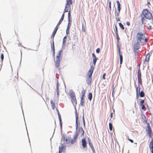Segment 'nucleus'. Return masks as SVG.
Returning <instances> with one entry per match:
<instances>
[{
	"label": "nucleus",
	"mask_w": 153,
	"mask_h": 153,
	"mask_svg": "<svg viewBox=\"0 0 153 153\" xmlns=\"http://www.w3.org/2000/svg\"><path fill=\"white\" fill-rule=\"evenodd\" d=\"M137 42L134 44V51L135 55H138V50L140 48V45H143L146 42L148 39L146 37L145 33L141 32H138L136 36Z\"/></svg>",
	"instance_id": "f257e3e1"
},
{
	"label": "nucleus",
	"mask_w": 153,
	"mask_h": 153,
	"mask_svg": "<svg viewBox=\"0 0 153 153\" xmlns=\"http://www.w3.org/2000/svg\"><path fill=\"white\" fill-rule=\"evenodd\" d=\"M141 16H144L147 19H150L152 18V16L151 12L147 9L143 10L141 14Z\"/></svg>",
	"instance_id": "f03ea898"
},
{
	"label": "nucleus",
	"mask_w": 153,
	"mask_h": 153,
	"mask_svg": "<svg viewBox=\"0 0 153 153\" xmlns=\"http://www.w3.org/2000/svg\"><path fill=\"white\" fill-rule=\"evenodd\" d=\"M79 134H80V136H82L84 134V130L82 128H79L78 129L76 130L75 134L74 135L73 138L76 140Z\"/></svg>",
	"instance_id": "7ed1b4c3"
},
{
	"label": "nucleus",
	"mask_w": 153,
	"mask_h": 153,
	"mask_svg": "<svg viewBox=\"0 0 153 153\" xmlns=\"http://www.w3.org/2000/svg\"><path fill=\"white\" fill-rule=\"evenodd\" d=\"M69 96L72 99L71 101L72 103H74L75 105H76L77 104V101L74 92L73 91H70Z\"/></svg>",
	"instance_id": "20e7f679"
},
{
	"label": "nucleus",
	"mask_w": 153,
	"mask_h": 153,
	"mask_svg": "<svg viewBox=\"0 0 153 153\" xmlns=\"http://www.w3.org/2000/svg\"><path fill=\"white\" fill-rule=\"evenodd\" d=\"M61 59V55L60 52H59L58 55L56 56V61L55 62V65L56 67L58 68L59 67Z\"/></svg>",
	"instance_id": "39448f33"
},
{
	"label": "nucleus",
	"mask_w": 153,
	"mask_h": 153,
	"mask_svg": "<svg viewBox=\"0 0 153 153\" xmlns=\"http://www.w3.org/2000/svg\"><path fill=\"white\" fill-rule=\"evenodd\" d=\"M117 11H116L115 12V16H118L119 15V14L120 13V10H121V5L118 1H117Z\"/></svg>",
	"instance_id": "423d86ee"
},
{
	"label": "nucleus",
	"mask_w": 153,
	"mask_h": 153,
	"mask_svg": "<svg viewBox=\"0 0 153 153\" xmlns=\"http://www.w3.org/2000/svg\"><path fill=\"white\" fill-rule=\"evenodd\" d=\"M66 151L65 146L63 144H61L59 147V153H65Z\"/></svg>",
	"instance_id": "0eeeda50"
},
{
	"label": "nucleus",
	"mask_w": 153,
	"mask_h": 153,
	"mask_svg": "<svg viewBox=\"0 0 153 153\" xmlns=\"http://www.w3.org/2000/svg\"><path fill=\"white\" fill-rule=\"evenodd\" d=\"M141 76V72L140 68H139L138 70L137 78H138V83L140 84H142Z\"/></svg>",
	"instance_id": "6e6552de"
},
{
	"label": "nucleus",
	"mask_w": 153,
	"mask_h": 153,
	"mask_svg": "<svg viewBox=\"0 0 153 153\" xmlns=\"http://www.w3.org/2000/svg\"><path fill=\"white\" fill-rule=\"evenodd\" d=\"M18 75L17 74H13L12 76L11 79L13 82H15L18 80Z\"/></svg>",
	"instance_id": "1a4fd4ad"
},
{
	"label": "nucleus",
	"mask_w": 153,
	"mask_h": 153,
	"mask_svg": "<svg viewBox=\"0 0 153 153\" xmlns=\"http://www.w3.org/2000/svg\"><path fill=\"white\" fill-rule=\"evenodd\" d=\"M147 128L146 131L147 132L149 136H151V134L152 133V130L151 128L150 127V125L149 123H147Z\"/></svg>",
	"instance_id": "9d476101"
},
{
	"label": "nucleus",
	"mask_w": 153,
	"mask_h": 153,
	"mask_svg": "<svg viewBox=\"0 0 153 153\" xmlns=\"http://www.w3.org/2000/svg\"><path fill=\"white\" fill-rule=\"evenodd\" d=\"M69 137H67L65 136H63L62 139V140H63L64 142V144H68L69 141Z\"/></svg>",
	"instance_id": "9b49d317"
},
{
	"label": "nucleus",
	"mask_w": 153,
	"mask_h": 153,
	"mask_svg": "<svg viewBox=\"0 0 153 153\" xmlns=\"http://www.w3.org/2000/svg\"><path fill=\"white\" fill-rule=\"evenodd\" d=\"M144 103V100H141L140 101L139 105L141 107L142 109L145 111L146 109L145 105H143Z\"/></svg>",
	"instance_id": "f8f14e48"
},
{
	"label": "nucleus",
	"mask_w": 153,
	"mask_h": 153,
	"mask_svg": "<svg viewBox=\"0 0 153 153\" xmlns=\"http://www.w3.org/2000/svg\"><path fill=\"white\" fill-rule=\"evenodd\" d=\"M94 69V67L92 66H91V67L90 69L88 71V75L89 76V78H91V76Z\"/></svg>",
	"instance_id": "ddd939ff"
},
{
	"label": "nucleus",
	"mask_w": 153,
	"mask_h": 153,
	"mask_svg": "<svg viewBox=\"0 0 153 153\" xmlns=\"http://www.w3.org/2000/svg\"><path fill=\"white\" fill-rule=\"evenodd\" d=\"M76 129H78V128L79 125V122H78V116L77 113L76 114Z\"/></svg>",
	"instance_id": "4468645a"
},
{
	"label": "nucleus",
	"mask_w": 153,
	"mask_h": 153,
	"mask_svg": "<svg viewBox=\"0 0 153 153\" xmlns=\"http://www.w3.org/2000/svg\"><path fill=\"white\" fill-rule=\"evenodd\" d=\"M89 144L90 146L93 153H96L95 149L94 147L93 144L92 143L90 142V140H88Z\"/></svg>",
	"instance_id": "2eb2a0df"
},
{
	"label": "nucleus",
	"mask_w": 153,
	"mask_h": 153,
	"mask_svg": "<svg viewBox=\"0 0 153 153\" xmlns=\"http://www.w3.org/2000/svg\"><path fill=\"white\" fill-rule=\"evenodd\" d=\"M149 148L150 150L151 151L152 153H153V140L152 139L151 141L149 146Z\"/></svg>",
	"instance_id": "dca6fc26"
},
{
	"label": "nucleus",
	"mask_w": 153,
	"mask_h": 153,
	"mask_svg": "<svg viewBox=\"0 0 153 153\" xmlns=\"http://www.w3.org/2000/svg\"><path fill=\"white\" fill-rule=\"evenodd\" d=\"M82 145L83 148H85L87 147V143L85 140L83 139L82 140Z\"/></svg>",
	"instance_id": "f3484780"
},
{
	"label": "nucleus",
	"mask_w": 153,
	"mask_h": 153,
	"mask_svg": "<svg viewBox=\"0 0 153 153\" xmlns=\"http://www.w3.org/2000/svg\"><path fill=\"white\" fill-rule=\"evenodd\" d=\"M141 22L142 24H145L147 22V20L146 19V18L144 16H141Z\"/></svg>",
	"instance_id": "a211bd4d"
},
{
	"label": "nucleus",
	"mask_w": 153,
	"mask_h": 153,
	"mask_svg": "<svg viewBox=\"0 0 153 153\" xmlns=\"http://www.w3.org/2000/svg\"><path fill=\"white\" fill-rule=\"evenodd\" d=\"M80 104L81 106H84L85 104L84 97H81Z\"/></svg>",
	"instance_id": "6ab92c4d"
},
{
	"label": "nucleus",
	"mask_w": 153,
	"mask_h": 153,
	"mask_svg": "<svg viewBox=\"0 0 153 153\" xmlns=\"http://www.w3.org/2000/svg\"><path fill=\"white\" fill-rule=\"evenodd\" d=\"M66 1V3L65 4L66 5L70 6V5L72 4V0H67Z\"/></svg>",
	"instance_id": "aec40b11"
},
{
	"label": "nucleus",
	"mask_w": 153,
	"mask_h": 153,
	"mask_svg": "<svg viewBox=\"0 0 153 153\" xmlns=\"http://www.w3.org/2000/svg\"><path fill=\"white\" fill-rule=\"evenodd\" d=\"M120 48H119V54L120 56V64H121L123 62V56L120 53Z\"/></svg>",
	"instance_id": "412c9836"
},
{
	"label": "nucleus",
	"mask_w": 153,
	"mask_h": 153,
	"mask_svg": "<svg viewBox=\"0 0 153 153\" xmlns=\"http://www.w3.org/2000/svg\"><path fill=\"white\" fill-rule=\"evenodd\" d=\"M76 141V140H75L74 139H72L70 137H69L68 144H70V143L73 144Z\"/></svg>",
	"instance_id": "4be33fe9"
},
{
	"label": "nucleus",
	"mask_w": 153,
	"mask_h": 153,
	"mask_svg": "<svg viewBox=\"0 0 153 153\" xmlns=\"http://www.w3.org/2000/svg\"><path fill=\"white\" fill-rule=\"evenodd\" d=\"M150 54L149 53H148L146 56V58H145V61L148 62L150 59Z\"/></svg>",
	"instance_id": "5701e85b"
},
{
	"label": "nucleus",
	"mask_w": 153,
	"mask_h": 153,
	"mask_svg": "<svg viewBox=\"0 0 153 153\" xmlns=\"http://www.w3.org/2000/svg\"><path fill=\"white\" fill-rule=\"evenodd\" d=\"M58 29V27H56L52 33V36L53 38L56 32V31Z\"/></svg>",
	"instance_id": "b1692460"
},
{
	"label": "nucleus",
	"mask_w": 153,
	"mask_h": 153,
	"mask_svg": "<svg viewBox=\"0 0 153 153\" xmlns=\"http://www.w3.org/2000/svg\"><path fill=\"white\" fill-rule=\"evenodd\" d=\"M136 91L137 97V98H138V93H140V87L138 86V87H137Z\"/></svg>",
	"instance_id": "393cba45"
},
{
	"label": "nucleus",
	"mask_w": 153,
	"mask_h": 153,
	"mask_svg": "<svg viewBox=\"0 0 153 153\" xmlns=\"http://www.w3.org/2000/svg\"><path fill=\"white\" fill-rule=\"evenodd\" d=\"M86 90L83 89L81 91L82 96L81 97H84L85 94L86 92Z\"/></svg>",
	"instance_id": "a878e982"
},
{
	"label": "nucleus",
	"mask_w": 153,
	"mask_h": 153,
	"mask_svg": "<svg viewBox=\"0 0 153 153\" xmlns=\"http://www.w3.org/2000/svg\"><path fill=\"white\" fill-rule=\"evenodd\" d=\"M139 95L140 97H143L145 96L144 93L143 91H141L138 93V96Z\"/></svg>",
	"instance_id": "bb28decb"
},
{
	"label": "nucleus",
	"mask_w": 153,
	"mask_h": 153,
	"mask_svg": "<svg viewBox=\"0 0 153 153\" xmlns=\"http://www.w3.org/2000/svg\"><path fill=\"white\" fill-rule=\"evenodd\" d=\"M92 94L91 93H89L88 95V98L90 101H91L92 100Z\"/></svg>",
	"instance_id": "cd10ccee"
},
{
	"label": "nucleus",
	"mask_w": 153,
	"mask_h": 153,
	"mask_svg": "<svg viewBox=\"0 0 153 153\" xmlns=\"http://www.w3.org/2000/svg\"><path fill=\"white\" fill-rule=\"evenodd\" d=\"M70 7V6H68L65 5L64 13H65L68 12V8Z\"/></svg>",
	"instance_id": "c85d7f7f"
},
{
	"label": "nucleus",
	"mask_w": 153,
	"mask_h": 153,
	"mask_svg": "<svg viewBox=\"0 0 153 153\" xmlns=\"http://www.w3.org/2000/svg\"><path fill=\"white\" fill-rule=\"evenodd\" d=\"M51 102L53 109H54L55 108V105L54 103L53 102L52 100H51Z\"/></svg>",
	"instance_id": "c756f323"
},
{
	"label": "nucleus",
	"mask_w": 153,
	"mask_h": 153,
	"mask_svg": "<svg viewBox=\"0 0 153 153\" xmlns=\"http://www.w3.org/2000/svg\"><path fill=\"white\" fill-rule=\"evenodd\" d=\"M109 128L110 131H111L112 130L113 126L112 125L111 123H109Z\"/></svg>",
	"instance_id": "7c9ffc66"
},
{
	"label": "nucleus",
	"mask_w": 153,
	"mask_h": 153,
	"mask_svg": "<svg viewBox=\"0 0 153 153\" xmlns=\"http://www.w3.org/2000/svg\"><path fill=\"white\" fill-rule=\"evenodd\" d=\"M119 25L120 27L123 30L124 29L123 25L120 22L119 23Z\"/></svg>",
	"instance_id": "2f4dec72"
},
{
	"label": "nucleus",
	"mask_w": 153,
	"mask_h": 153,
	"mask_svg": "<svg viewBox=\"0 0 153 153\" xmlns=\"http://www.w3.org/2000/svg\"><path fill=\"white\" fill-rule=\"evenodd\" d=\"M1 63H2V62L3 61L4 58V55L3 53H2L1 56Z\"/></svg>",
	"instance_id": "473e14b6"
},
{
	"label": "nucleus",
	"mask_w": 153,
	"mask_h": 153,
	"mask_svg": "<svg viewBox=\"0 0 153 153\" xmlns=\"http://www.w3.org/2000/svg\"><path fill=\"white\" fill-rule=\"evenodd\" d=\"M67 39V37L65 36L64 37L63 40V44L65 45L66 42V39Z\"/></svg>",
	"instance_id": "72a5a7b5"
},
{
	"label": "nucleus",
	"mask_w": 153,
	"mask_h": 153,
	"mask_svg": "<svg viewBox=\"0 0 153 153\" xmlns=\"http://www.w3.org/2000/svg\"><path fill=\"white\" fill-rule=\"evenodd\" d=\"M108 5L109 8V10L110 11H111V1L108 2Z\"/></svg>",
	"instance_id": "f704fd0d"
},
{
	"label": "nucleus",
	"mask_w": 153,
	"mask_h": 153,
	"mask_svg": "<svg viewBox=\"0 0 153 153\" xmlns=\"http://www.w3.org/2000/svg\"><path fill=\"white\" fill-rule=\"evenodd\" d=\"M116 37H117V43H119V40L120 39V38L119 37V35H118V33H117L116 34Z\"/></svg>",
	"instance_id": "c9c22d12"
},
{
	"label": "nucleus",
	"mask_w": 153,
	"mask_h": 153,
	"mask_svg": "<svg viewBox=\"0 0 153 153\" xmlns=\"http://www.w3.org/2000/svg\"><path fill=\"white\" fill-rule=\"evenodd\" d=\"M97 59H93V63L94 66L95 65L97 61Z\"/></svg>",
	"instance_id": "e433bc0d"
},
{
	"label": "nucleus",
	"mask_w": 153,
	"mask_h": 153,
	"mask_svg": "<svg viewBox=\"0 0 153 153\" xmlns=\"http://www.w3.org/2000/svg\"><path fill=\"white\" fill-rule=\"evenodd\" d=\"M64 16H65V14H64V13L62 16V17H61V19L60 20V21H62L64 19Z\"/></svg>",
	"instance_id": "4c0bfd02"
},
{
	"label": "nucleus",
	"mask_w": 153,
	"mask_h": 153,
	"mask_svg": "<svg viewBox=\"0 0 153 153\" xmlns=\"http://www.w3.org/2000/svg\"><path fill=\"white\" fill-rule=\"evenodd\" d=\"M141 117L143 118H144L145 119V120H144V121L146 122V117L143 114H142L141 115Z\"/></svg>",
	"instance_id": "58836bf2"
},
{
	"label": "nucleus",
	"mask_w": 153,
	"mask_h": 153,
	"mask_svg": "<svg viewBox=\"0 0 153 153\" xmlns=\"http://www.w3.org/2000/svg\"><path fill=\"white\" fill-rule=\"evenodd\" d=\"M115 34H116L117 33H118V31H117V27L116 26V25L115 26Z\"/></svg>",
	"instance_id": "ea45409f"
},
{
	"label": "nucleus",
	"mask_w": 153,
	"mask_h": 153,
	"mask_svg": "<svg viewBox=\"0 0 153 153\" xmlns=\"http://www.w3.org/2000/svg\"><path fill=\"white\" fill-rule=\"evenodd\" d=\"M62 22V21L59 20V22L58 23V24H57L56 27H58L61 24V23Z\"/></svg>",
	"instance_id": "a19ab883"
},
{
	"label": "nucleus",
	"mask_w": 153,
	"mask_h": 153,
	"mask_svg": "<svg viewBox=\"0 0 153 153\" xmlns=\"http://www.w3.org/2000/svg\"><path fill=\"white\" fill-rule=\"evenodd\" d=\"M52 48L53 49V52H54V44L53 42L52 46Z\"/></svg>",
	"instance_id": "79ce46f5"
},
{
	"label": "nucleus",
	"mask_w": 153,
	"mask_h": 153,
	"mask_svg": "<svg viewBox=\"0 0 153 153\" xmlns=\"http://www.w3.org/2000/svg\"><path fill=\"white\" fill-rule=\"evenodd\" d=\"M92 56H93V59H97L96 57V55H95V54L94 53H93L92 54Z\"/></svg>",
	"instance_id": "37998d69"
},
{
	"label": "nucleus",
	"mask_w": 153,
	"mask_h": 153,
	"mask_svg": "<svg viewBox=\"0 0 153 153\" xmlns=\"http://www.w3.org/2000/svg\"><path fill=\"white\" fill-rule=\"evenodd\" d=\"M100 49L99 48H97L96 50V52L99 53L100 52Z\"/></svg>",
	"instance_id": "c03bdc74"
},
{
	"label": "nucleus",
	"mask_w": 153,
	"mask_h": 153,
	"mask_svg": "<svg viewBox=\"0 0 153 153\" xmlns=\"http://www.w3.org/2000/svg\"><path fill=\"white\" fill-rule=\"evenodd\" d=\"M106 75V74L105 73H104L103 75L102 76V78L103 79H105V76Z\"/></svg>",
	"instance_id": "a18cd8bd"
},
{
	"label": "nucleus",
	"mask_w": 153,
	"mask_h": 153,
	"mask_svg": "<svg viewBox=\"0 0 153 153\" xmlns=\"http://www.w3.org/2000/svg\"><path fill=\"white\" fill-rule=\"evenodd\" d=\"M56 90H59V84L58 83H57L56 85Z\"/></svg>",
	"instance_id": "49530a36"
},
{
	"label": "nucleus",
	"mask_w": 153,
	"mask_h": 153,
	"mask_svg": "<svg viewBox=\"0 0 153 153\" xmlns=\"http://www.w3.org/2000/svg\"><path fill=\"white\" fill-rule=\"evenodd\" d=\"M128 139L129 141H130L131 143H133L134 142L131 139L129 138H128Z\"/></svg>",
	"instance_id": "de8ad7c7"
},
{
	"label": "nucleus",
	"mask_w": 153,
	"mask_h": 153,
	"mask_svg": "<svg viewBox=\"0 0 153 153\" xmlns=\"http://www.w3.org/2000/svg\"><path fill=\"white\" fill-rule=\"evenodd\" d=\"M70 16H71V15H70V11H69V12H68V17L69 20H70Z\"/></svg>",
	"instance_id": "09e8293b"
},
{
	"label": "nucleus",
	"mask_w": 153,
	"mask_h": 153,
	"mask_svg": "<svg viewBox=\"0 0 153 153\" xmlns=\"http://www.w3.org/2000/svg\"><path fill=\"white\" fill-rule=\"evenodd\" d=\"M126 24L128 26H129L130 24V22H127L126 23Z\"/></svg>",
	"instance_id": "8fccbe9b"
},
{
	"label": "nucleus",
	"mask_w": 153,
	"mask_h": 153,
	"mask_svg": "<svg viewBox=\"0 0 153 153\" xmlns=\"http://www.w3.org/2000/svg\"><path fill=\"white\" fill-rule=\"evenodd\" d=\"M148 29L149 30H151L152 29V26L150 25L149 27H148Z\"/></svg>",
	"instance_id": "3c124183"
},
{
	"label": "nucleus",
	"mask_w": 153,
	"mask_h": 153,
	"mask_svg": "<svg viewBox=\"0 0 153 153\" xmlns=\"http://www.w3.org/2000/svg\"><path fill=\"white\" fill-rule=\"evenodd\" d=\"M69 32V29H68V27L67 30H66V33L67 34Z\"/></svg>",
	"instance_id": "603ef678"
},
{
	"label": "nucleus",
	"mask_w": 153,
	"mask_h": 153,
	"mask_svg": "<svg viewBox=\"0 0 153 153\" xmlns=\"http://www.w3.org/2000/svg\"><path fill=\"white\" fill-rule=\"evenodd\" d=\"M59 119L60 122H61V116H59Z\"/></svg>",
	"instance_id": "864d4df0"
},
{
	"label": "nucleus",
	"mask_w": 153,
	"mask_h": 153,
	"mask_svg": "<svg viewBox=\"0 0 153 153\" xmlns=\"http://www.w3.org/2000/svg\"><path fill=\"white\" fill-rule=\"evenodd\" d=\"M113 114V113H111V114L110 117L111 118L112 117V114Z\"/></svg>",
	"instance_id": "5fc2aeb1"
},
{
	"label": "nucleus",
	"mask_w": 153,
	"mask_h": 153,
	"mask_svg": "<svg viewBox=\"0 0 153 153\" xmlns=\"http://www.w3.org/2000/svg\"><path fill=\"white\" fill-rule=\"evenodd\" d=\"M57 91V94L58 95H59V90H56Z\"/></svg>",
	"instance_id": "6e6d98bb"
},
{
	"label": "nucleus",
	"mask_w": 153,
	"mask_h": 153,
	"mask_svg": "<svg viewBox=\"0 0 153 153\" xmlns=\"http://www.w3.org/2000/svg\"><path fill=\"white\" fill-rule=\"evenodd\" d=\"M83 121L84 124V125H85V120H84L83 117Z\"/></svg>",
	"instance_id": "4d7b16f0"
},
{
	"label": "nucleus",
	"mask_w": 153,
	"mask_h": 153,
	"mask_svg": "<svg viewBox=\"0 0 153 153\" xmlns=\"http://www.w3.org/2000/svg\"><path fill=\"white\" fill-rule=\"evenodd\" d=\"M58 115L59 116H59H60V114L58 111Z\"/></svg>",
	"instance_id": "13d9d810"
},
{
	"label": "nucleus",
	"mask_w": 153,
	"mask_h": 153,
	"mask_svg": "<svg viewBox=\"0 0 153 153\" xmlns=\"http://www.w3.org/2000/svg\"><path fill=\"white\" fill-rule=\"evenodd\" d=\"M117 20L118 21H119L120 20V18H118L117 19Z\"/></svg>",
	"instance_id": "bf43d9fd"
}]
</instances>
